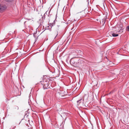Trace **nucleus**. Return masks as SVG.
<instances>
[{
	"label": "nucleus",
	"instance_id": "f257e3e1",
	"mask_svg": "<svg viewBox=\"0 0 129 129\" xmlns=\"http://www.w3.org/2000/svg\"><path fill=\"white\" fill-rule=\"evenodd\" d=\"M6 8L7 7L6 6L0 4V12L5 10Z\"/></svg>",
	"mask_w": 129,
	"mask_h": 129
},
{
	"label": "nucleus",
	"instance_id": "f03ea898",
	"mask_svg": "<svg viewBox=\"0 0 129 129\" xmlns=\"http://www.w3.org/2000/svg\"><path fill=\"white\" fill-rule=\"evenodd\" d=\"M70 62L71 64H73L74 65H76V64L77 62L76 60H74L73 59V58H72L70 60Z\"/></svg>",
	"mask_w": 129,
	"mask_h": 129
},
{
	"label": "nucleus",
	"instance_id": "7ed1b4c3",
	"mask_svg": "<svg viewBox=\"0 0 129 129\" xmlns=\"http://www.w3.org/2000/svg\"><path fill=\"white\" fill-rule=\"evenodd\" d=\"M106 18H105L103 19L102 21L100 22L101 23L102 25H104L105 22V20H106Z\"/></svg>",
	"mask_w": 129,
	"mask_h": 129
},
{
	"label": "nucleus",
	"instance_id": "20e7f679",
	"mask_svg": "<svg viewBox=\"0 0 129 129\" xmlns=\"http://www.w3.org/2000/svg\"><path fill=\"white\" fill-rule=\"evenodd\" d=\"M48 87V83H47V84H44V85L43 86V87L44 89H47V88L46 87Z\"/></svg>",
	"mask_w": 129,
	"mask_h": 129
},
{
	"label": "nucleus",
	"instance_id": "39448f33",
	"mask_svg": "<svg viewBox=\"0 0 129 129\" xmlns=\"http://www.w3.org/2000/svg\"><path fill=\"white\" fill-rule=\"evenodd\" d=\"M112 35L113 37H116L118 36V34L113 33L112 34Z\"/></svg>",
	"mask_w": 129,
	"mask_h": 129
},
{
	"label": "nucleus",
	"instance_id": "423d86ee",
	"mask_svg": "<svg viewBox=\"0 0 129 129\" xmlns=\"http://www.w3.org/2000/svg\"><path fill=\"white\" fill-rule=\"evenodd\" d=\"M31 97V95H29V99L28 101V103H29H29H30V102H31V99H30Z\"/></svg>",
	"mask_w": 129,
	"mask_h": 129
},
{
	"label": "nucleus",
	"instance_id": "0eeeda50",
	"mask_svg": "<svg viewBox=\"0 0 129 129\" xmlns=\"http://www.w3.org/2000/svg\"><path fill=\"white\" fill-rule=\"evenodd\" d=\"M81 100L82 99H81L77 101V102L78 104H80V103L81 102Z\"/></svg>",
	"mask_w": 129,
	"mask_h": 129
},
{
	"label": "nucleus",
	"instance_id": "6e6552de",
	"mask_svg": "<svg viewBox=\"0 0 129 129\" xmlns=\"http://www.w3.org/2000/svg\"><path fill=\"white\" fill-rule=\"evenodd\" d=\"M5 1L8 2H12L13 0H5Z\"/></svg>",
	"mask_w": 129,
	"mask_h": 129
},
{
	"label": "nucleus",
	"instance_id": "1a4fd4ad",
	"mask_svg": "<svg viewBox=\"0 0 129 129\" xmlns=\"http://www.w3.org/2000/svg\"><path fill=\"white\" fill-rule=\"evenodd\" d=\"M126 29V30L128 31H129V26H127Z\"/></svg>",
	"mask_w": 129,
	"mask_h": 129
},
{
	"label": "nucleus",
	"instance_id": "9d476101",
	"mask_svg": "<svg viewBox=\"0 0 129 129\" xmlns=\"http://www.w3.org/2000/svg\"><path fill=\"white\" fill-rule=\"evenodd\" d=\"M123 31V29H120L119 31V32H122Z\"/></svg>",
	"mask_w": 129,
	"mask_h": 129
},
{
	"label": "nucleus",
	"instance_id": "9b49d317",
	"mask_svg": "<svg viewBox=\"0 0 129 129\" xmlns=\"http://www.w3.org/2000/svg\"><path fill=\"white\" fill-rule=\"evenodd\" d=\"M111 7L112 9H114V7H115V6L113 4L112 6L111 5Z\"/></svg>",
	"mask_w": 129,
	"mask_h": 129
},
{
	"label": "nucleus",
	"instance_id": "f8f14e48",
	"mask_svg": "<svg viewBox=\"0 0 129 129\" xmlns=\"http://www.w3.org/2000/svg\"><path fill=\"white\" fill-rule=\"evenodd\" d=\"M15 108L17 110H18L19 109L18 107L17 106Z\"/></svg>",
	"mask_w": 129,
	"mask_h": 129
},
{
	"label": "nucleus",
	"instance_id": "ddd939ff",
	"mask_svg": "<svg viewBox=\"0 0 129 129\" xmlns=\"http://www.w3.org/2000/svg\"><path fill=\"white\" fill-rule=\"evenodd\" d=\"M35 34H34V36L35 38H36V37L35 36Z\"/></svg>",
	"mask_w": 129,
	"mask_h": 129
},
{
	"label": "nucleus",
	"instance_id": "4468645a",
	"mask_svg": "<svg viewBox=\"0 0 129 129\" xmlns=\"http://www.w3.org/2000/svg\"><path fill=\"white\" fill-rule=\"evenodd\" d=\"M60 95H61V96H62L63 95H62V93H60Z\"/></svg>",
	"mask_w": 129,
	"mask_h": 129
},
{
	"label": "nucleus",
	"instance_id": "2eb2a0df",
	"mask_svg": "<svg viewBox=\"0 0 129 129\" xmlns=\"http://www.w3.org/2000/svg\"><path fill=\"white\" fill-rule=\"evenodd\" d=\"M44 18L45 19V16H44L43 17H42L43 18Z\"/></svg>",
	"mask_w": 129,
	"mask_h": 129
},
{
	"label": "nucleus",
	"instance_id": "dca6fc26",
	"mask_svg": "<svg viewBox=\"0 0 129 129\" xmlns=\"http://www.w3.org/2000/svg\"><path fill=\"white\" fill-rule=\"evenodd\" d=\"M57 35H58V34H57V35L56 36V37L57 36Z\"/></svg>",
	"mask_w": 129,
	"mask_h": 129
},
{
	"label": "nucleus",
	"instance_id": "f3484780",
	"mask_svg": "<svg viewBox=\"0 0 129 129\" xmlns=\"http://www.w3.org/2000/svg\"><path fill=\"white\" fill-rule=\"evenodd\" d=\"M14 128H13V129H14ZM10 129H11V128H10Z\"/></svg>",
	"mask_w": 129,
	"mask_h": 129
},
{
	"label": "nucleus",
	"instance_id": "a211bd4d",
	"mask_svg": "<svg viewBox=\"0 0 129 129\" xmlns=\"http://www.w3.org/2000/svg\"><path fill=\"white\" fill-rule=\"evenodd\" d=\"M25 22H24V24H25Z\"/></svg>",
	"mask_w": 129,
	"mask_h": 129
},
{
	"label": "nucleus",
	"instance_id": "6ab92c4d",
	"mask_svg": "<svg viewBox=\"0 0 129 129\" xmlns=\"http://www.w3.org/2000/svg\"><path fill=\"white\" fill-rule=\"evenodd\" d=\"M46 83H47V82H46ZM47 83H48V82H47Z\"/></svg>",
	"mask_w": 129,
	"mask_h": 129
},
{
	"label": "nucleus",
	"instance_id": "aec40b11",
	"mask_svg": "<svg viewBox=\"0 0 129 129\" xmlns=\"http://www.w3.org/2000/svg\"><path fill=\"white\" fill-rule=\"evenodd\" d=\"M32 99V100H33V98H32V99Z\"/></svg>",
	"mask_w": 129,
	"mask_h": 129
}]
</instances>
